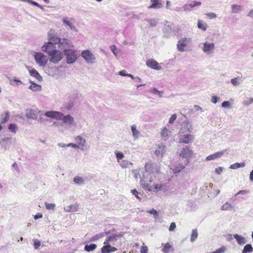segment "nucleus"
I'll return each instance as SVG.
<instances>
[{"instance_id":"obj_1","label":"nucleus","mask_w":253,"mask_h":253,"mask_svg":"<svg viewBox=\"0 0 253 253\" xmlns=\"http://www.w3.org/2000/svg\"><path fill=\"white\" fill-rule=\"evenodd\" d=\"M133 172L136 179H140V184L144 189L150 191L153 189L156 191H167V187L165 184H156L153 186L151 185L154 180L153 177L156 176L159 172V168L156 164L147 163L145 166V170L139 169L133 170Z\"/></svg>"},{"instance_id":"obj_2","label":"nucleus","mask_w":253,"mask_h":253,"mask_svg":"<svg viewBox=\"0 0 253 253\" xmlns=\"http://www.w3.org/2000/svg\"><path fill=\"white\" fill-rule=\"evenodd\" d=\"M45 115L56 120H62L64 124L69 126H76L77 125L73 117L69 115L64 116L60 112H46Z\"/></svg>"},{"instance_id":"obj_3","label":"nucleus","mask_w":253,"mask_h":253,"mask_svg":"<svg viewBox=\"0 0 253 253\" xmlns=\"http://www.w3.org/2000/svg\"><path fill=\"white\" fill-rule=\"evenodd\" d=\"M185 126L186 128H185V126H184L181 129L180 133H184L187 131H190L192 129L191 125L187 123L185 124ZM193 139V136L191 134H179V142L180 143L188 144L192 142Z\"/></svg>"},{"instance_id":"obj_4","label":"nucleus","mask_w":253,"mask_h":253,"mask_svg":"<svg viewBox=\"0 0 253 253\" xmlns=\"http://www.w3.org/2000/svg\"><path fill=\"white\" fill-rule=\"evenodd\" d=\"M48 42H51L55 44H58L59 45L58 46H62L63 44L67 45L69 44V41L68 39H64L61 40L52 32L48 34Z\"/></svg>"},{"instance_id":"obj_5","label":"nucleus","mask_w":253,"mask_h":253,"mask_svg":"<svg viewBox=\"0 0 253 253\" xmlns=\"http://www.w3.org/2000/svg\"><path fill=\"white\" fill-rule=\"evenodd\" d=\"M49 61L56 64L60 62L63 58V52L57 50L48 55Z\"/></svg>"},{"instance_id":"obj_6","label":"nucleus","mask_w":253,"mask_h":253,"mask_svg":"<svg viewBox=\"0 0 253 253\" xmlns=\"http://www.w3.org/2000/svg\"><path fill=\"white\" fill-rule=\"evenodd\" d=\"M57 50L56 44H54L51 42H45L42 46V50L46 53L48 55Z\"/></svg>"},{"instance_id":"obj_7","label":"nucleus","mask_w":253,"mask_h":253,"mask_svg":"<svg viewBox=\"0 0 253 253\" xmlns=\"http://www.w3.org/2000/svg\"><path fill=\"white\" fill-rule=\"evenodd\" d=\"M64 52L66 56L67 62L69 64L74 63L77 59L76 51L72 49H64Z\"/></svg>"},{"instance_id":"obj_8","label":"nucleus","mask_w":253,"mask_h":253,"mask_svg":"<svg viewBox=\"0 0 253 253\" xmlns=\"http://www.w3.org/2000/svg\"><path fill=\"white\" fill-rule=\"evenodd\" d=\"M193 155V152L188 147L185 146L183 148L180 153V157L184 159L185 165H187L189 163V159Z\"/></svg>"},{"instance_id":"obj_9","label":"nucleus","mask_w":253,"mask_h":253,"mask_svg":"<svg viewBox=\"0 0 253 253\" xmlns=\"http://www.w3.org/2000/svg\"><path fill=\"white\" fill-rule=\"evenodd\" d=\"M34 58L37 63L41 66H45L48 61L46 56L42 52H36Z\"/></svg>"},{"instance_id":"obj_10","label":"nucleus","mask_w":253,"mask_h":253,"mask_svg":"<svg viewBox=\"0 0 253 253\" xmlns=\"http://www.w3.org/2000/svg\"><path fill=\"white\" fill-rule=\"evenodd\" d=\"M123 235V234L122 233H108V236L106 238L105 241V244H107V243L110 244L111 245H114V243L117 240L118 238L121 237Z\"/></svg>"},{"instance_id":"obj_11","label":"nucleus","mask_w":253,"mask_h":253,"mask_svg":"<svg viewBox=\"0 0 253 253\" xmlns=\"http://www.w3.org/2000/svg\"><path fill=\"white\" fill-rule=\"evenodd\" d=\"M82 56L88 63H92L95 59L92 53L88 50L83 51L82 52Z\"/></svg>"},{"instance_id":"obj_12","label":"nucleus","mask_w":253,"mask_h":253,"mask_svg":"<svg viewBox=\"0 0 253 253\" xmlns=\"http://www.w3.org/2000/svg\"><path fill=\"white\" fill-rule=\"evenodd\" d=\"M227 150H224L220 152L215 153L213 154L210 155L206 157V161H209L213 160L218 158H220L222 155H223L226 152Z\"/></svg>"},{"instance_id":"obj_13","label":"nucleus","mask_w":253,"mask_h":253,"mask_svg":"<svg viewBox=\"0 0 253 253\" xmlns=\"http://www.w3.org/2000/svg\"><path fill=\"white\" fill-rule=\"evenodd\" d=\"M75 141L77 144L79 145V149L82 150H84V148L86 144L85 139L80 135H78L75 138Z\"/></svg>"},{"instance_id":"obj_14","label":"nucleus","mask_w":253,"mask_h":253,"mask_svg":"<svg viewBox=\"0 0 253 253\" xmlns=\"http://www.w3.org/2000/svg\"><path fill=\"white\" fill-rule=\"evenodd\" d=\"M104 246L101 248L102 253H110L114 252L117 250V248L112 247V245L108 243L105 244L104 242Z\"/></svg>"},{"instance_id":"obj_15","label":"nucleus","mask_w":253,"mask_h":253,"mask_svg":"<svg viewBox=\"0 0 253 253\" xmlns=\"http://www.w3.org/2000/svg\"><path fill=\"white\" fill-rule=\"evenodd\" d=\"M130 129L133 140L138 139L141 136V134L140 131L137 129L136 126L135 125H133L130 126Z\"/></svg>"},{"instance_id":"obj_16","label":"nucleus","mask_w":253,"mask_h":253,"mask_svg":"<svg viewBox=\"0 0 253 253\" xmlns=\"http://www.w3.org/2000/svg\"><path fill=\"white\" fill-rule=\"evenodd\" d=\"M188 39L186 38H183L180 40L177 44V48L180 51H183L184 48L186 46L188 43Z\"/></svg>"},{"instance_id":"obj_17","label":"nucleus","mask_w":253,"mask_h":253,"mask_svg":"<svg viewBox=\"0 0 253 253\" xmlns=\"http://www.w3.org/2000/svg\"><path fill=\"white\" fill-rule=\"evenodd\" d=\"M146 65L149 67L155 70H159L161 69V67L159 65V63L153 59L148 60L146 62Z\"/></svg>"},{"instance_id":"obj_18","label":"nucleus","mask_w":253,"mask_h":253,"mask_svg":"<svg viewBox=\"0 0 253 253\" xmlns=\"http://www.w3.org/2000/svg\"><path fill=\"white\" fill-rule=\"evenodd\" d=\"M166 152V146L161 144L157 146L155 151V154L157 157H162L163 155Z\"/></svg>"},{"instance_id":"obj_19","label":"nucleus","mask_w":253,"mask_h":253,"mask_svg":"<svg viewBox=\"0 0 253 253\" xmlns=\"http://www.w3.org/2000/svg\"><path fill=\"white\" fill-rule=\"evenodd\" d=\"M79 210V205L75 204L64 208V211L67 212H76Z\"/></svg>"},{"instance_id":"obj_20","label":"nucleus","mask_w":253,"mask_h":253,"mask_svg":"<svg viewBox=\"0 0 253 253\" xmlns=\"http://www.w3.org/2000/svg\"><path fill=\"white\" fill-rule=\"evenodd\" d=\"M214 44L213 43H209L206 42L204 43L203 51L205 52H210L213 49Z\"/></svg>"},{"instance_id":"obj_21","label":"nucleus","mask_w":253,"mask_h":253,"mask_svg":"<svg viewBox=\"0 0 253 253\" xmlns=\"http://www.w3.org/2000/svg\"><path fill=\"white\" fill-rule=\"evenodd\" d=\"M233 236L234 238L240 245H244L246 243L247 240L244 237L237 234H234Z\"/></svg>"},{"instance_id":"obj_22","label":"nucleus","mask_w":253,"mask_h":253,"mask_svg":"<svg viewBox=\"0 0 253 253\" xmlns=\"http://www.w3.org/2000/svg\"><path fill=\"white\" fill-rule=\"evenodd\" d=\"M152 4L148 6V8H160L162 7V4L158 0H151Z\"/></svg>"},{"instance_id":"obj_23","label":"nucleus","mask_w":253,"mask_h":253,"mask_svg":"<svg viewBox=\"0 0 253 253\" xmlns=\"http://www.w3.org/2000/svg\"><path fill=\"white\" fill-rule=\"evenodd\" d=\"M173 251L174 249L169 243L165 244L163 248L162 249V251L164 253H169L170 252H173Z\"/></svg>"},{"instance_id":"obj_24","label":"nucleus","mask_w":253,"mask_h":253,"mask_svg":"<svg viewBox=\"0 0 253 253\" xmlns=\"http://www.w3.org/2000/svg\"><path fill=\"white\" fill-rule=\"evenodd\" d=\"M9 118V115L8 112H4L1 114L0 117V123L4 124L6 122Z\"/></svg>"},{"instance_id":"obj_25","label":"nucleus","mask_w":253,"mask_h":253,"mask_svg":"<svg viewBox=\"0 0 253 253\" xmlns=\"http://www.w3.org/2000/svg\"><path fill=\"white\" fill-rule=\"evenodd\" d=\"M169 133L170 131L169 130L167 126H165L162 129L161 135L163 139L166 140L168 138Z\"/></svg>"},{"instance_id":"obj_26","label":"nucleus","mask_w":253,"mask_h":253,"mask_svg":"<svg viewBox=\"0 0 253 253\" xmlns=\"http://www.w3.org/2000/svg\"><path fill=\"white\" fill-rule=\"evenodd\" d=\"M186 165H185V162L184 161V165L183 164H178L177 165L175 168L173 169V172L174 173H178L181 172L185 168Z\"/></svg>"},{"instance_id":"obj_27","label":"nucleus","mask_w":253,"mask_h":253,"mask_svg":"<svg viewBox=\"0 0 253 253\" xmlns=\"http://www.w3.org/2000/svg\"><path fill=\"white\" fill-rule=\"evenodd\" d=\"M29 73L31 76L34 77L38 80L42 79V77L40 76L38 72L34 69L29 70Z\"/></svg>"},{"instance_id":"obj_28","label":"nucleus","mask_w":253,"mask_h":253,"mask_svg":"<svg viewBox=\"0 0 253 253\" xmlns=\"http://www.w3.org/2000/svg\"><path fill=\"white\" fill-rule=\"evenodd\" d=\"M74 182L77 184H84L85 182V179L83 177L80 176H76L74 178Z\"/></svg>"},{"instance_id":"obj_29","label":"nucleus","mask_w":253,"mask_h":253,"mask_svg":"<svg viewBox=\"0 0 253 253\" xmlns=\"http://www.w3.org/2000/svg\"><path fill=\"white\" fill-rule=\"evenodd\" d=\"M245 167V163H236L235 164H233L230 166V168L231 169H237L240 168H244Z\"/></svg>"},{"instance_id":"obj_30","label":"nucleus","mask_w":253,"mask_h":253,"mask_svg":"<svg viewBox=\"0 0 253 253\" xmlns=\"http://www.w3.org/2000/svg\"><path fill=\"white\" fill-rule=\"evenodd\" d=\"M253 251V248L251 244L246 245L242 253H251Z\"/></svg>"},{"instance_id":"obj_31","label":"nucleus","mask_w":253,"mask_h":253,"mask_svg":"<svg viewBox=\"0 0 253 253\" xmlns=\"http://www.w3.org/2000/svg\"><path fill=\"white\" fill-rule=\"evenodd\" d=\"M30 88L34 91H39L41 89V86L34 83H31Z\"/></svg>"},{"instance_id":"obj_32","label":"nucleus","mask_w":253,"mask_h":253,"mask_svg":"<svg viewBox=\"0 0 253 253\" xmlns=\"http://www.w3.org/2000/svg\"><path fill=\"white\" fill-rule=\"evenodd\" d=\"M96 248V245L94 244H91L90 245H86L84 246V250L87 252H91L94 250Z\"/></svg>"},{"instance_id":"obj_33","label":"nucleus","mask_w":253,"mask_h":253,"mask_svg":"<svg viewBox=\"0 0 253 253\" xmlns=\"http://www.w3.org/2000/svg\"><path fill=\"white\" fill-rule=\"evenodd\" d=\"M201 5V2L200 1H195L193 3L186 4L184 6L185 9H188L189 8H193L196 6H199Z\"/></svg>"},{"instance_id":"obj_34","label":"nucleus","mask_w":253,"mask_h":253,"mask_svg":"<svg viewBox=\"0 0 253 253\" xmlns=\"http://www.w3.org/2000/svg\"><path fill=\"white\" fill-rule=\"evenodd\" d=\"M198 27L203 31H206L207 28V25L205 23H203L201 20H199L198 22Z\"/></svg>"},{"instance_id":"obj_35","label":"nucleus","mask_w":253,"mask_h":253,"mask_svg":"<svg viewBox=\"0 0 253 253\" xmlns=\"http://www.w3.org/2000/svg\"><path fill=\"white\" fill-rule=\"evenodd\" d=\"M198 232L196 229L192 230V233L191 236L190 240L192 242H194L198 237Z\"/></svg>"},{"instance_id":"obj_36","label":"nucleus","mask_w":253,"mask_h":253,"mask_svg":"<svg viewBox=\"0 0 253 253\" xmlns=\"http://www.w3.org/2000/svg\"><path fill=\"white\" fill-rule=\"evenodd\" d=\"M232 208V207L231 205L228 202H226L221 206V210L222 211L230 210Z\"/></svg>"},{"instance_id":"obj_37","label":"nucleus","mask_w":253,"mask_h":253,"mask_svg":"<svg viewBox=\"0 0 253 253\" xmlns=\"http://www.w3.org/2000/svg\"><path fill=\"white\" fill-rule=\"evenodd\" d=\"M129 165H132V163L126 160H124L120 163V166L123 169L128 167Z\"/></svg>"},{"instance_id":"obj_38","label":"nucleus","mask_w":253,"mask_h":253,"mask_svg":"<svg viewBox=\"0 0 253 253\" xmlns=\"http://www.w3.org/2000/svg\"><path fill=\"white\" fill-rule=\"evenodd\" d=\"M8 129L10 131L15 133L17 129V126L15 124H11L8 126Z\"/></svg>"},{"instance_id":"obj_39","label":"nucleus","mask_w":253,"mask_h":253,"mask_svg":"<svg viewBox=\"0 0 253 253\" xmlns=\"http://www.w3.org/2000/svg\"><path fill=\"white\" fill-rule=\"evenodd\" d=\"M44 204L46 209L48 210H51L54 211L55 208V204L52 203H48L47 202H45Z\"/></svg>"},{"instance_id":"obj_40","label":"nucleus","mask_w":253,"mask_h":253,"mask_svg":"<svg viewBox=\"0 0 253 253\" xmlns=\"http://www.w3.org/2000/svg\"><path fill=\"white\" fill-rule=\"evenodd\" d=\"M147 212L150 214H152L153 215L155 219L158 218V217H159L158 212L156 210H154L153 209L151 210L148 211Z\"/></svg>"},{"instance_id":"obj_41","label":"nucleus","mask_w":253,"mask_h":253,"mask_svg":"<svg viewBox=\"0 0 253 253\" xmlns=\"http://www.w3.org/2000/svg\"><path fill=\"white\" fill-rule=\"evenodd\" d=\"M115 154L118 162H119L120 160L122 159L124 157V155L122 152L116 151Z\"/></svg>"},{"instance_id":"obj_42","label":"nucleus","mask_w":253,"mask_h":253,"mask_svg":"<svg viewBox=\"0 0 253 253\" xmlns=\"http://www.w3.org/2000/svg\"><path fill=\"white\" fill-rule=\"evenodd\" d=\"M226 248L225 246H222L219 249L216 250V251L211 252V253H224L226 251Z\"/></svg>"},{"instance_id":"obj_43","label":"nucleus","mask_w":253,"mask_h":253,"mask_svg":"<svg viewBox=\"0 0 253 253\" xmlns=\"http://www.w3.org/2000/svg\"><path fill=\"white\" fill-rule=\"evenodd\" d=\"M63 22L65 24L69 26L71 29L74 28L73 24L71 22V21H69L67 18H63Z\"/></svg>"},{"instance_id":"obj_44","label":"nucleus","mask_w":253,"mask_h":253,"mask_svg":"<svg viewBox=\"0 0 253 253\" xmlns=\"http://www.w3.org/2000/svg\"><path fill=\"white\" fill-rule=\"evenodd\" d=\"M26 117L28 119H35L36 117V115L34 114L33 112H29L26 113Z\"/></svg>"},{"instance_id":"obj_45","label":"nucleus","mask_w":253,"mask_h":253,"mask_svg":"<svg viewBox=\"0 0 253 253\" xmlns=\"http://www.w3.org/2000/svg\"><path fill=\"white\" fill-rule=\"evenodd\" d=\"M240 10V6L238 5H232V10L234 13H237Z\"/></svg>"},{"instance_id":"obj_46","label":"nucleus","mask_w":253,"mask_h":253,"mask_svg":"<svg viewBox=\"0 0 253 253\" xmlns=\"http://www.w3.org/2000/svg\"><path fill=\"white\" fill-rule=\"evenodd\" d=\"M34 245L35 249H38L41 246V242L37 239L34 240Z\"/></svg>"},{"instance_id":"obj_47","label":"nucleus","mask_w":253,"mask_h":253,"mask_svg":"<svg viewBox=\"0 0 253 253\" xmlns=\"http://www.w3.org/2000/svg\"><path fill=\"white\" fill-rule=\"evenodd\" d=\"M73 45L71 44V42L69 41V44L68 45L63 44L62 46H59V48H61L64 51V49H66V48L72 47Z\"/></svg>"},{"instance_id":"obj_48","label":"nucleus","mask_w":253,"mask_h":253,"mask_svg":"<svg viewBox=\"0 0 253 253\" xmlns=\"http://www.w3.org/2000/svg\"><path fill=\"white\" fill-rule=\"evenodd\" d=\"M230 106H231V103L229 101H224L222 103V107H223L224 108H229L230 107Z\"/></svg>"},{"instance_id":"obj_49","label":"nucleus","mask_w":253,"mask_h":253,"mask_svg":"<svg viewBox=\"0 0 253 253\" xmlns=\"http://www.w3.org/2000/svg\"><path fill=\"white\" fill-rule=\"evenodd\" d=\"M131 192L137 199H140V197L139 196V193L136 189L131 190Z\"/></svg>"},{"instance_id":"obj_50","label":"nucleus","mask_w":253,"mask_h":253,"mask_svg":"<svg viewBox=\"0 0 253 253\" xmlns=\"http://www.w3.org/2000/svg\"><path fill=\"white\" fill-rule=\"evenodd\" d=\"M231 83L232 84L234 85H237L239 84V83L238 82V80L237 78H235L233 79H232L231 80Z\"/></svg>"},{"instance_id":"obj_51","label":"nucleus","mask_w":253,"mask_h":253,"mask_svg":"<svg viewBox=\"0 0 253 253\" xmlns=\"http://www.w3.org/2000/svg\"><path fill=\"white\" fill-rule=\"evenodd\" d=\"M102 236H103L101 234L96 235L91 238V241H96V240H98L99 239H100V238H101Z\"/></svg>"},{"instance_id":"obj_52","label":"nucleus","mask_w":253,"mask_h":253,"mask_svg":"<svg viewBox=\"0 0 253 253\" xmlns=\"http://www.w3.org/2000/svg\"><path fill=\"white\" fill-rule=\"evenodd\" d=\"M249 193V191L247 190H240L237 193L235 194V196H236L238 195L241 194V195H245Z\"/></svg>"},{"instance_id":"obj_53","label":"nucleus","mask_w":253,"mask_h":253,"mask_svg":"<svg viewBox=\"0 0 253 253\" xmlns=\"http://www.w3.org/2000/svg\"><path fill=\"white\" fill-rule=\"evenodd\" d=\"M176 118V115L175 114L172 115L169 120V123H170V124L173 123V122L175 120Z\"/></svg>"},{"instance_id":"obj_54","label":"nucleus","mask_w":253,"mask_h":253,"mask_svg":"<svg viewBox=\"0 0 253 253\" xmlns=\"http://www.w3.org/2000/svg\"><path fill=\"white\" fill-rule=\"evenodd\" d=\"M148 248L147 246H142L140 250L141 253H147Z\"/></svg>"},{"instance_id":"obj_55","label":"nucleus","mask_w":253,"mask_h":253,"mask_svg":"<svg viewBox=\"0 0 253 253\" xmlns=\"http://www.w3.org/2000/svg\"><path fill=\"white\" fill-rule=\"evenodd\" d=\"M68 147H71L72 148H74L75 149H79V145H77V144L70 143L67 144Z\"/></svg>"},{"instance_id":"obj_56","label":"nucleus","mask_w":253,"mask_h":253,"mask_svg":"<svg viewBox=\"0 0 253 253\" xmlns=\"http://www.w3.org/2000/svg\"><path fill=\"white\" fill-rule=\"evenodd\" d=\"M176 228V224L174 222L171 223L170 226L169 227V230L170 231L174 230V229Z\"/></svg>"},{"instance_id":"obj_57","label":"nucleus","mask_w":253,"mask_h":253,"mask_svg":"<svg viewBox=\"0 0 253 253\" xmlns=\"http://www.w3.org/2000/svg\"><path fill=\"white\" fill-rule=\"evenodd\" d=\"M253 102V98H250L249 99L245 100L244 101V104L245 105H249Z\"/></svg>"},{"instance_id":"obj_58","label":"nucleus","mask_w":253,"mask_h":253,"mask_svg":"<svg viewBox=\"0 0 253 253\" xmlns=\"http://www.w3.org/2000/svg\"><path fill=\"white\" fill-rule=\"evenodd\" d=\"M222 170H223V168L221 167L217 168L215 169V172L218 174H220L222 172Z\"/></svg>"},{"instance_id":"obj_59","label":"nucleus","mask_w":253,"mask_h":253,"mask_svg":"<svg viewBox=\"0 0 253 253\" xmlns=\"http://www.w3.org/2000/svg\"><path fill=\"white\" fill-rule=\"evenodd\" d=\"M207 15L210 18V19H213L215 18L216 17V15L215 14L213 13H210L207 14Z\"/></svg>"},{"instance_id":"obj_60","label":"nucleus","mask_w":253,"mask_h":253,"mask_svg":"<svg viewBox=\"0 0 253 253\" xmlns=\"http://www.w3.org/2000/svg\"><path fill=\"white\" fill-rule=\"evenodd\" d=\"M218 99L219 98L217 96H213L211 98V102L213 103H216Z\"/></svg>"},{"instance_id":"obj_61","label":"nucleus","mask_w":253,"mask_h":253,"mask_svg":"<svg viewBox=\"0 0 253 253\" xmlns=\"http://www.w3.org/2000/svg\"><path fill=\"white\" fill-rule=\"evenodd\" d=\"M57 146L61 148H66L68 147L67 144H64L63 143H59L57 144Z\"/></svg>"},{"instance_id":"obj_62","label":"nucleus","mask_w":253,"mask_h":253,"mask_svg":"<svg viewBox=\"0 0 253 253\" xmlns=\"http://www.w3.org/2000/svg\"><path fill=\"white\" fill-rule=\"evenodd\" d=\"M42 214L40 213H39L34 216V218L36 220L38 219L39 218H42Z\"/></svg>"},{"instance_id":"obj_63","label":"nucleus","mask_w":253,"mask_h":253,"mask_svg":"<svg viewBox=\"0 0 253 253\" xmlns=\"http://www.w3.org/2000/svg\"><path fill=\"white\" fill-rule=\"evenodd\" d=\"M118 74L121 75V76H126L127 74H126L125 73V71H124V70H122V71H120L119 73H118Z\"/></svg>"},{"instance_id":"obj_64","label":"nucleus","mask_w":253,"mask_h":253,"mask_svg":"<svg viewBox=\"0 0 253 253\" xmlns=\"http://www.w3.org/2000/svg\"><path fill=\"white\" fill-rule=\"evenodd\" d=\"M250 179L251 181H253V170L250 173Z\"/></svg>"}]
</instances>
